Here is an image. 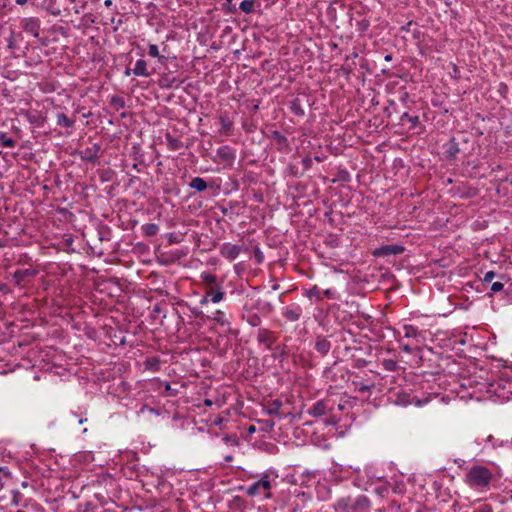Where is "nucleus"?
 <instances>
[{"label": "nucleus", "mask_w": 512, "mask_h": 512, "mask_svg": "<svg viewBox=\"0 0 512 512\" xmlns=\"http://www.w3.org/2000/svg\"><path fill=\"white\" fill-rule=\"evenodd\" d=\"M278 477L279 474L277 469L272 467L268 468L260 474V477L256 482L252 483L245 489L246 495L248 497H263L265 499L271 498V488Z\"/></svg>", "instance_id": "f03ea898"}, {"label": "nucleus", "mask_w": 512, "mask_h": 512, "mask_svg": "<svg viewBox=\"0 0 512 512\" xmlns=\"http://www.w3.org/2000/svg\"><path fill=\"white\" fill-rule=\"evenodd\" d=\"M330 401L318 400L308 410V414L312 417H321L327 414L328 411L332 410Z\"/></svg>", "instance_id": "6e6552de"}, {"label": "nucleus", "mask_w": 512, "mask_h": 512, "mask_svg": "<svg viewBox=\"0 0 512 512\" xmlns=\"http://www.w3.org/2000/svg\"><path fill=\"white\" fill-rule=\"evenodd\" d=\"M100 150V146L98 144H94L92 147L87 148L85 150L84 159L89 162H94L98 157V152Z\"/></svg>", "instance_id": "b1692460"}, {"label": "nucleus", "mask_w": 512, "mask_h": 512, "mask_svg": "<svg viewBox=\"0 0 512 512\" xmlns=\"http://www.w3.org/2000/svg\"><path fill=\"white\" fill-rule=\"evenodd\" d=\"M190 188L202 192L207 189V183L206 181L201 177H195L191 180L189 183Z\"/></svg>", "instance_id": "5701e85b"}, {"label": "nucleus", "mask_w": 512, "mask_h": 512, "mask_svg": "<svg viewBox=\"0 0 512 512\" xmlns=\"http://www.w3.org/2000/svg\"><path fill=\"white\" fill-rule=\"evenodd\" d=\"M495 277V273L493 271H488L484 275V282L490 283Z\"/></svg>", "instance_id": "a18cd8bd"}, {"label": "nucleus", "mask_w": 512, "mask_h": 512, "mask_svg": "<svg viewBox=\"0 0 512 512\" xmlns=\"http://www.w3.org/2000/svg\"><path fill=\"white\" fill-rule=\"evenodd\" d=\"M403 336L410 340L409 343L416 347H422L425 345L426 336L425 332L418 329V327L411 324H404L402 326Z\"/></svg>", "instance_id": "7ed1b4c3"}, {"label": "nucleus", "mask_w": 512, "mask_h": 512, "mask_svg": "<svg viewBox=\"0 0 512 512\" xmlns=\"http://www.w3.org/2000/svg\"><path fill=\"white\" fill-rule=\"evenodd\" d=\"M473 512H493V509L490 505L484 504L477 508L476 510H474Z\"/></svg>", "instance_id": "c03bdc74"}, {"label": "nucleus", "mask_w": 512, "mask_h": 512, "mask_svg": "<svg viewBox=\"0 0 512 512\" xmlns=\"http://www.w3.org/2000/svg\"><path fill=\"white\" fill-rule=\"evenodd\" d=\"M201 280L206 284L207 288L206 289H210V288H217V286H220L218 283H217V278L215 275L211 274V273H208V272H203L201 273V276H200Z\"/></svg>", "instance_id": "aec40b11"}, {"label": "nucleus", "mask_w": 512, "mask_h": 512, "mask_svg": "<svg viewBox=\"0 0 512 512\" xmlns=\"http://www.w3.org/2000/svg\"><path fill=\"white\" fill-rule=\"evenodd\" d=\"M385 61H391L392 60V55L391 54H387L385 57H384Z\"/></svg>", "instance_id": "680f3d73"}, {"label": "nucleus", "mask_w": 512, "mask_h": 512, "mask_svg": "<svg viewBox=\"0 0 512 512\" xmlns=\"http://www.w3.org/2000/svg\"><path fill=\"white\" fill-rule=\"evenodd\" d=\"M10 475L8 468L6 467H0V490L4 486V481L6 478H8Z\"/></svg>", "instance_id": "4c0bfd02"}, {"label": "nucleus", "mask_w": 512, "mask_h": 512, "mask_svg": "<svg viewBox=\"0 0 512 512\" xmlns=\"http://www.w3.org/2000/svg\"><path fill=\"white\" fill-rule=\"evenodd\" d=\"M168 141H169V146L173 149V150H176L178 149V141L174 138H168Z\"/></svg>", "instance_id": "8fccbe9b"}, {"label": "nucleus", "mask_w": 512, "mask_h": 512, "mask_svg": "<svg viewBox=\"0 0 512 512\" xmlns=\"http://www.w3.org/2000/svg\"><path fill=\"white\" fill-rule=\"evenodd\" d=\"M357 30L361 33L366 32L370 27V21L368 19H361L356 22Z\"/></svg>", "instance_id": "473e14b6"}, {"label": "nucleus", "mask_w": 512, "mask_h": 512, "mask_svg": "<svg viewBox=\"0 0 512 512\" xmlns=\"http://www.w3.org/2000/svg\"><path fill=\"white\" fill-rule=\"evenodd\" d=\"M111 102L113 104H119V103L123 104V101L118 97H114Z\"/></svg>", "instance_id": "6e6d98bb"}, {"label": "nucleus", "mask_w": 512, "mask_h": 512, "mask_svg": "<svg viewBox=\"0 0 512 512\" xmlns=\"http://www.w3.org/2000/svg\"><path fill=\"white\" fill-rule=\"evenodd\" d=\"M144 365L148 371L157 372L160 370V360L157 357L147 358Z\"/></svg>", "instance_id": "393cba45"}, {"label": "nucleus", "mask_w": 512, "mask_h": 512, "mask_svg": "<svg viewBox=\"0 0 512 512\" xmlns=\"http://www.w3.org/2000/svg\"><path fill=\"white\" fill-rule=\"evenodd\" d=\"M143 231L148 236H153L159 231V227L155 223H149L143 226Z\"/></svg>", "instance_id": "7c9ffc66"}, {"label": "nucleus", "mask_w": 512, "mask_h": 512, "mask_svg": "<svg viewBox=\"0 0 512 512\" xmlns=\"http://www.w3.org/2000/svg\"><path fill=\"white\" fill-rule=\"evenodd\" d=\"M408 121L412 124L413 127H415L419 123V117L418 116H411L407 112H404L401 115V121Z\"/></svg>", "instance_id": "c9c22d12"}, {"label": "nucleus", "mask_w": 512, "mask_h": 512, "mask_svg": "<svg viewBox=\"0 0 512 512\" xmlns=\"http://www.w3.org/2000/svg\"><path fill=\"white\" fill-rule=\"evenodd\" d=\"M306 296L309 298V299H315L316 301H321L322 300V296H321V293L318 289V287L315 285L313 286L311 289H309L308 291H306Z\"/></svg>", "instance_id": "c756f323"}, {"label": "nucleus", "mask_w": 512, "mask_h": 512, "mask_svg": "<svg viewBox=\"0 0 512 512\" xmlns=\"http://www.w3.org/2000/svg\"><path fill=\"white\" fill-rule=\"evenodd\" d=\"M368 389H369V386H366V385L365 386H361L359 388L360 391H367Z\"/></svg>", "instance_id": "69168bd1"}, {"label": "nucleus", "mask_w": 512, "mask_h": 512, "mask_svg": "<svg viewBox=\"0 0 512 512\" xmlns=\"http://www.w3.org/2000/svg\"><path fill=\"white\" fill-rule=\"evenodd\" d=\"M271 138L276 142L278 149L283 150L289 147V141L281 132L275 130L271 133Z\"/></svg>", "instance_id": "dca6fc26"}, {"label": "nucleus", "mask_w": 512, "mask_h": 512, "mask_svg": "<svg viewBox=\"0 0 512 512\" xmlns=\"http://www.w3.org/2000/svg\"><path fill=\"white\" fill-rule=\"evenodd\" d=\"M56 120L57 125L60 127L73 128L75 125V120L68 118L64 113H57Z\"/></svg>", "instance_id": "412c9836"}, {"label": "nucleus", "mask_w": 512, "mask_h": 512, "mask_svg": "<svg viewBox=\"0 0 512 512\" xmlns=\"http://www.w3.org/2000/svg\"><path fill=\"white\" fill-rule=\"evenodd\" d=\"M241 252V246L229 242H225L220 246V255L229 261H234Z\"/></svg>", "instance_id": "39448f33"}, {"label": "nucleus", "mask_w": 512, "mask_h": 512, "mask_svg": "<svg viewBox=\"0 0 512 512\" xmlns=\"http://www.w3.org/2000/svg\"><path fill=\"white\" fill-rule=\"evenodd\" d=\"M222 421H223V420H222V418L217 417V418H215V420H214V424H215V425H220V424L222 423Z\"/></svg>", "instance_id": "4d7b16f0"}, {"label": "nucleus", "mask_w": 512, "mask_h": 512, "mask_svg": "<svg viewBox=\"0 0 512 512\" xmlns=\"http://www.w3.org/2000/svg\"><path fill=\"white\" fill-rule=\"evenodd\" d=\"M301 315L302 308L297 304H293L291 306L286 307L283 312V316L291 322L298 321Z\"/></svg>", "instance_id": "9d476101"}, {"label": "nucleus", "mask_w": 512, "mask_h": 512, "mask_svg": "<svg viewBox=\"0 0 512 512\" xmlns=\"http://www.w3.org/2000/svg\"><path fill=\"white\" fill-rule=\"evenodd\" d=\"M232 459H233V457H232L231 455H227V456H225V461H226V462H231V461H232Z\"/></svg>", "instance_id": "e2e57ef3"}, {"label": "nucleus", "mask_w": 512, "mask_h": 512, "mask_svg": "<svg viewBox=\"0 0 512 512\" xmlns=\"http://www.w3.org/2000/svg\"><path fill=\"white\" fill-rule=\"evenodd\" d=\"M486 442L490 443L492 448L504 447L509 444L508 440H501L499 438L494 437L493 435H488L485 439Z\"/></svg>", "instance_id": "a878e982"}, {"label": "nucleus", "mask_w": 512, "mask_h": 512, "mask_svg": "<svg viewBox=\"0 0 512 512\" xmlns=\"http://www.w3.org/2000/svg\"><path fill=\"white\" fill-rule=\"evenodd\" d=\"M503 476L500 465L492 461L472 464L464 475V483L474 491L486 492L495 487Z\"/></svg>", "instance_id": "f257e3e1"}, {"label": "nucleus", "mask_w": 512, "mask_h": 512, "mask_svg": "<svg viewBox=\"0 0 512 512\" xmlns=\"http://www.w3.org/2000/svg\"><path fill=\"white\" fill-rule=\"evenodd\" d=\"M227 5H228V9L231 13L236 12V7H235V5H232V0H227Z\"/></svg>", "instance_id": "3c124183"}, {"label": "nucleus", "mask_w": 512, "mask_h": 512, "mask_svg": "<svg viewBox=\"0 0 512 512\" xmlns=\"http://www.w3.org/2000/svg\"><path fill=\"white\" fill-rule=\"evenodd\" d=\"M0 145L3 147L13 148L15 146V141L5 133L0 132Z\"/></svg>", "instance_id": "c85d7f7f"}, {"label": "nucleus", "mask_w": 512, "mask_h": 512, "mask_svg": "<svg viewBox=\"0 0 512 512\" xmlns=\"http://www.w3.org/2000/svg\"><path fill=\"white\" fill-rule=\"evenodd\" d=\"M86 421H87V418H85V417H84V418H83V417H81V418H79V419H78V424H80V425H81V424H84Z\"/></svg>", "instance_id": "bf43d9fd"}, {"label": "nucleus", "mask_w": 512, "mask_h": 512, "mask_svg": "<svg viewBox=\"0 0 512 512\" xmlns=\"http://www.w3.org/2000/svg\"><path fill=\"white\" fill-rule=\"evenodd\" d=\"M303 164H304V166H305L306 168H309V167H310V165H311V159H310V158H305V159L303 160Z\"/></svg>", "instance_id": "5fc2aeb1"}, {"label": "nucleus", "mask_w": 512, "mask_h": 512, "mask_svg": "<svg viewBox=\"0 0 512 512\" xmlns=\"http://www.w3.org/2000/svg\"><path fill=\"white\" fill-rule=\"evenodd\" d=\"M503 283L502 282H493L492 285H491V291L494 292V293H497V292H500L503 290Z\"/></svg>", "instance_id": "a19ab883"}, {"label": "nucleus", "mask_w": 512, "mask_h": 512, "mask_svg": "<svg viewBox=\"0 0 512 512\" xmlns=\"http://www.w3.org/2000/svg\"><path fill=\"white\" fill-rule=\"evenodd\" d=\"M38 271L33 268H26V269H18L13 273V278L15 282L19 285L24 279L27 277H34L36 276Z\"/></svg>", "instance_id": "4468645a"}, {"label": "nucleus", "mask_w": 512, "mask_h": 512, "mask_svg": "<svg viewBox=\"0 0 512 512\" xmlns=\"http://www.w3.org/2000/svg\"><path fill=\"white\" fill-rule=\"evenodd\" d=\"M404 251V247L401 246V245H397V244H388V245H383L379 248H377L374 252H373V255L374 256H377V257H381V256H391V255H398V254H401L402 252Z\"/></svg>", "instance_id": "1a4fd4ad"}, {"label": "nucleus", "mask_w": 512, "mask_h": 512, "mask_svg": "<svg viewBox=\"0 0 512 512\" xmlns=\"http://www.w3.org/2000/svg\"><path fill=\"white\" fill-rule=\"evenodd\" d=\"M370 502L366 496H359L353 500V510L368 508Z\"/></svg>", "instance_id": "bb28decb"}, {"label": "nucleus", "mask_w": 512, "mask_h": 512, "mask_svg": "<svg viewBox=\"0 0 512 512\" xmlns=\"http://www.w3.org/2000/svg\"><path fill=\"white\" fill-rule=\"evenodd\" d=\"M315 349L321 355H327L331 349V343L325 338H318L315 343Z\"/></svg>", "instance_id": "a211bd4d"}, {"label": "nucleus", "mask_w": 512, "mask_h": 512, "mask_svg": "<svg viewBox=\"0 0 512 512\" xmlns=\"http://www.w3.org/2000/svg\"><path fill=\"white\" fill-rule=\"evenodd\" d=\"M296 497L300 500L302 505H304L310 499V497L304 492H302V493L298 492L296 494Z\"/></svg>", "instance_id": "37998d69"}, {"label": "nucleus", "mask_w": 512, "mask_h": 512, "mask_svg": "<svg viewBox=\"0 0 512 512\" xmlns=\"http://www.w3.org/2000/svg\"><path fill=\"white\" fill-rule=\"evenodd\" d=\"M148 55L150 57L157 58L158 62H160L161 64L166 63V57L160 54L159 48L156 44L148 45Z\"/></svg>", "instance_id": "4be33fe9"}, {"label": "nucleus", "mask_w": 512, "mask_h": 512, "mask_svg": "<svg viewBox=\"0 0 512 512\" xmlns=\"http://www.w3.org/2000/svg\"><path fill=\"white\" fill-rule=\"evenodd\" d=\"M400 349L406 354H412L415 351H420L421 347H416L412 343L400 344Z\"/></svg>", "instance_id": "2f4dec72"}, {"label": "nucleus", "mask_w": 512, "mask_h": 512, "mask_svg": "<svg viewBox=\"0 0 512 512\" xmlns=\"http://www.w3.org/2000/svg\"><path fill=\"white\" fill-rule=\"evenodd\" d=\"M131 73H132V69L127 68V69L125 70V75H127V76H128V75H130Z\"/></svg>", "instance_id": "338daca9"}, {"label": "nucleus", "mask_w": 512, "mask_h": 512, "mask_svg": "<svg viewBox=\"0 0 512 512\" xmlns=\"http://www.w3.org/2000/svg\"><path fill=\"white\" fill-rule=\"evenodd\" d=\"M217 155L224 161H233L235 159V153L229 146H221L217 149Z\"/></svg>", "instance_id": "f3484780"}, {"label": "nucleus", "mask_w": 512, "mask_h": 512, "mask_svg": "<svg viewBox=\"0 0 512 512\" xmlns=\"http://www.w3.org/2000/svg\"><path fill=\"white\" fill-rule=\"evenodd\" d=\"M207 294L209 295L211 303H219L225 297V292L222 290L221 286H217V288L206 289Z\"/></svg>", "instance_id": "2eb2a0df"}, {"label": "nucleus", "mask_w": 512, "mask_h": 512, "mask_svg": "<svg viewBox=\"0 0 512 512\" xmlns=\"http://www.w3.org/2000/svg\"><path fill=\"white\" fill-rule=\"evenodd\" d=\"M104 5L107 6V7L111 6L112 5V0H105L104 1Z\"/></svg>", "instance_id": "0e129e2a"}, {"label": "nucleus", "mask_w": 512, "mask_h": 512, "mask_svg": "<svg viewBox=\"0 0 512 512\" xmlns=\"http://www.w3.org/2000/svg\"><path fill=\"white\" fill-rule=\"evenodd\" d=\"M192 313H193L195 316H197V317H203V316H204L203 312H202V311H200V310H198V309H196V308L192 309Z\"/></svg>", "instance_id": "603ef678"}, {"label": "nucleus", "mask_w": 512, "mask_h": 512, "mask_svg": "<svg viewBox=\"0 0 512 512\" xmlns=\"http://www.w3.org/2000/svg\"><path fill=\"white\" fill-rule=\"evenodd\" d=\"M223 441H224L225 443H227V444H228V443H231V444H233V445L237 444V439H236V437H234V436L226 435V436H224V437H223Z\"/></svg>", "instance_id": "de8ad7c7"}, {"label": "nucleus", "mask_w": 512, "mask_h": 512, "mask_svg": "<svg viewBox=\"0 0 512 512\" xmlns=\"http://www.w3.org/2000/svg\"><path fill=\"white\" fill-rule=\"evenodd\" d=\"M210 301V298H209V295L207 294V292L205 291V294L201 297L199 303L201 306H205L207 305Z\"/></svg>", "instance_id": "09e8293b"}, {"label": "nucleus", "mask_w": 512, "mask_h": 512, "mask_svg": "<svg viewBox=\"0 0 512 512\" xmlns=\"http://www.w3.org/2000/svg\"><path fill=\"white\" fill-rule=\"evenodd\" d=\"M348 469L352 470L353 472H356V473H358L360 471V468H358V467L357 468H353L352 466H349Z\"/></svg>", "instance_id": "052dcab7"}, {"label": "nucleus", "mask_w": 512, "mask_h": 512, "mask_svg": "<svg viewBox=\"0 0 512 512\" xmlns=\"http://www.w3.org/2000/svg\"><path fill=\"white\" fill-rule=\"evenodd\" d=\"M15 2L18 5H25L27 3V0H15Z\"/></svg>", "instance_id": "13d9d810"}, {"label": "nucleus", "mask_w": 512, "mask_h": 512, "mask_svg": "<svg viewBox=\"0 0 512 512\" xmlns=\"http://www.w3.org/2000/svg\"><path fill=\"white\" fill-rule=\"evenodd\" d=\"M254 5L255 0H243L239 5V9L245 14H250L254 12Z\"/></svg>", "instance_id": "cd10ccee"}, {"label": "nucleus", "mask_w": 512, "mask_h": 512, "mask_svg": "<svg viewBox=\"0 0 512 512\" xmlns=\"http://www.w3.org/2000/svg\"><path fill=\"white\" fill-rule=\"evenodd\" d=\"M246 321L252 327H257L261 323V319H260L259 315L256 313H252V314L248 315L246 318Z\"/></svg>", "instance_id": "72a5a7b5"}, {"label": "nucleus", "mask_w": 512, "mask_h": 512, "mask_svg": "<svg viewBox=\"0 0 512 512\" xmlns=\"http://www.w3.org/2000/svg\"><path fill=\"white\" fill-rule=\"evenodd\" d=\"M334 508L337 512H351L353 511V500L351 497L339 498L334 504Z\"/></svg>", "instance_id": "ddd939ff"}, {"label": "nucleus", "mask_w": 512, "mask_h": 512, "mask_svg": "<svg viewBox=\"0 0 512 512\" xmlns=\"http://www.w3.org/2000/svg\"><path fill=\"white\" fill-rule=\"evenodd\" d=\"M164 388L167 395H175V390L171 387L169 382L164 383Z\"/></svg>", "instance_id": "49530a36"}, {"label": "nucleus", "mask_w": 512, "mask_h": 512, "mask_svg": "<svg viewBox=\"0 0 512 512\" xmlns=\"http://www.w3.org/2000/svg\"><path fill=\"white\" fill-rule=\"evenodd\" d=\"M219 123L221 126L219 129L220 134H224V135L230 134L232 127H233V122L229 119V117L220 116Z\"/></svg>", "instance_id": "6ab92c4d"}, {"label": "nucleus", "mask_w": 512, "mask_h": 512, "mask_svg": "<svg viewBox=\"0 0 512 512\" xmlns=\"http://www.w3.org/2000/svg\"><path fill=\"white\" fill-rule=\"evenodd\" d=\"M146 412H149V413H154V414H157L158 415V412L154 409V408H151L147 405H143L140 410H139V414H144Z\"/></svg>", "instance_id": "79ce46f5"}, {"label": "nucleus", "mask_w": 512, "mask_h": 512, "mask_svg": "<svg viewBox=\"0 0 512 512\" xmlns=\"http://www.w3.org/2000/svg\"><path fill=\"white\" fill-rule=\"evenodd\" d=\"M280 407H281V402L278 400H275L272 403L271 407L268 409V414H270V415L277 414Z\"/></svg>", "instance_id": "58836bf2"}, {"label": "nucleus", "mask_w": 512, "mask_h": 512, "mask_svg": "<svg viewBox=\"0 0 512 512\" xmlns=\"http://www.w3.org/2000/svg\"><path fill=\"white\" fill-rule=\"evenodd\" d=\"M382 366L385 370L393 372L397 369L398 365L397 362L392 359H385L382 362Z\"/></svg>", "instance_id": "f704fd0d"}, {"label": "nucleus", "mask_w": 512, "mask_h": 512, "mask_svg": "<svg viewBox=\"0 0 512 512\" xmlns=\"http://www.w3.org/2000/svg\"><path fill=\"white\" fill-rule=\"evenodd\" d=\"M132 74L138 77H149L152 72L148 70L147 61L144 59H138L132 69Z\"/></svg>", "instance_id": "9b49d317"}, {"label": "nucleus", "mask_w": 512, "mask_h": 512, "mask_svg": "<svg viewBox=\"0 0 512 512\" xmlns=\"http://www.w3.org/2000/svg\"><path fill=\"white\" fill-rule=\"evenodd\" d=\"M205 405H207V406H211V405H212V401H211V400H209V399H206V400H205Z\"/></svg>", "instance_id": "774afa93"}, {"label": "nucleus", "mask_w": 512, "mask_h": 512, "mask_svg": "<svg viewBox=\"0 0 512 512\" xmlns=\"http://www.w3.org/2000/svg\"><path fill=\"white\" fill-rule=\"evenodd\" d=\"M206 319L215 323L225 331L231 328V322L224 311L216 310L211 315H207Z\"/></svg>", "instance_id": "423d86ee"}, {"label": "nucleus", "mask_w": 512, "mask_h": 512, "mask_svg": "<svg viewBox=\"0 0 512 512\" xmlns=\"http://www.w3.org/2000/svg\"><path fill=\"white\" fill-rule=\"evenodd\" d=\"M22 29L34 36L35 38L39 37L40 32V20L36 17H27L21 20Z\"/></svg>", "instance_id": "0eeeda50"}, {"label": "nucleus", "mask_w": 512, "mask_h": 512, "mask_svg": "<svg viewBox=\"0 0 512 512\" xmlns=\"http://www.w3.org/2000/svg\"><path fill=\"white\" fill-rule=\"evenodd\" d=\"M300 508H301V506L299 503H296L295 506H293V504H291V512H296Z\"/></svg>", "instance_id": "864d4df0"}, {"label": "nucleus", "mask_w": 512, "mask_h": 512, "mask_svg": "<svg viewBox=\"0 0 512 512\" xmlns=\"http://www.w3.org/2000/svg\"><path fill=\"white\" fill-rule=\"evenodd\" d=\"M290 108H291V111L295 115H298V116H303L304 115V110H303V108L301 107L300 103L297 100L292 101Z\"/></svg>", "instance_id": "e433bc0d"}, {"label": "nucleus", "mask_w": 512, "mask_h": 512, "mask_svg": "<svg viewBox=\"0 0 512 512\" xmlns=\"http://www.w3.org/2000/svg\"><path fill=\"white\" fill-rule=\"evenodd\" d=\"M323 295L325 297L329 298V299H337L338 298L337 297V292L335 290H333V289H330V288L325 289L323 291Z\"/></svg>", "instance_id": "ea45409f"}, {"label": "nucleus", "mask_w": 512, "mask_h": 512, "mask_svg": "<svg viewBox=\"0 0 512 512\" xmlns=\"http://www.w3.org/2000/svg\"><path fill=\"white\" fill-rule=\"evenodd\" d=\"M429 402V398L418 399L415 395L405 392L396 394L394 403L398 406L406 407L408 405H415L418 407L424 406Z\"/></svg>", "instance_id": "20e7f679"}, {"label": "nucleus", "mask_w": 512, "mask_h": 512, "mask_svg": "<svg viewBox=\"0 0 512 512\" xmlns=\"http://www.w3.org/2000/svg\"><path fill=\"white\" fill-rule=\"evenodd\" d=\"M257 340L259 343L265 345L267 349H271L274 344L272 333L267 329H259L257 332Z\"/></svg>", "instance_id": "f8f14e48"}]
</instances>
